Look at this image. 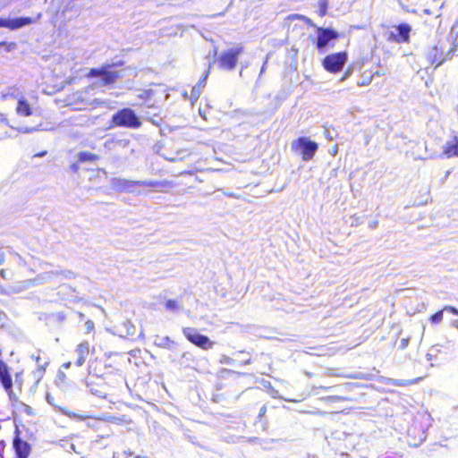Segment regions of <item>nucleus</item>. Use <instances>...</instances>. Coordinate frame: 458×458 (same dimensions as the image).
Here are the masks:
<instances>
[{
    "label": "nucleus",
    "instance_id": "f257e3e1",
    "mask_svg": "<svg viewBox=\"0 0 458 458\" xmlns=\"http://www.w3.org/2000/svg\"><path fill=\"white\" fill-rule=\"evenodd\" d=\"M111 126L138 129L141 126L140 118L134 110L124 107L114 113L111 118Z\"/></svg>",
    "mask_w": 458,
    "mask_h": 458
},
{
    "label": "nucleus",
    "instance_id": "f03ea898",
    "mask_svg": "<svg viewBox=\"0 0 458 458\" xmlns=\"http://www.w3.org/2000/svg\"><path fill=\"white\" fill-rule=\"evenodd\" d=\"M123 64L122 62L118 64H109L101 66L100 68H91L87 73L89 78L100 77V85L107 86L116 82L118 79L122 77V74L118 71H112L116 65Z\"/></svg>",
    "mask_w": 458,
    "mask_h": 458
},
{
    "label": "nucleus",
    "instance_id": "7ed1b4c3",
    "mask_svg": "<svg viewBox=\"0 0 458 458\" xmlns=\"http://www.w3.org/2000/svg\"><path fill=\"white\" fill-rule=\"evenodd\" d=\"M244 53V47L238 45L223 51L218 59V67L225 71H233L236 68L239 57Z\"/></svg>",
    "mask_w": 458,
    "mask_h": 458
},
{
    "label": "nucleus",
    "instance_id": "20e7f679",
    "mask_svg": "<svg viewBox=\"0 0 458 458\" xmlns=\"http://www.w3.org/2000/svg\"><path fill=\"white\" fill-rule=\"evenodd\" d=\"M347 59L346 51L332 53L324 57L322 66L327 72L335 74L342 71Z\"/></svg>",
    "mask_w": 458,
    "mask_h": 458
},
{
    "label": "nucleus",
    "instance_id": "39448f33",
    "mask_svg": "<svg viewBox=\"0 0 458 458\" xmlns=\"http://www.w3.org/2000/svg\"><path fill=\"white\" fill-rule=\"evenodd\" d=\"M387 34V41L397 44H409L411 42V26L407 22L393 25Z\"/></svg>",
    "mask_w": 458,
    "mask_h": 458
},
{
    "label": "nucleus",
    "instance_id": "423d86ee",
    "mask_svg": "<svg viewBox=\"0 0 458 458\" xmlns=\"http://www.w3.org/2000/svg\"><path fill=\"white\" fill-rule=\"evenodd\" d=\"M292 148L294 151H300L302 160L309 161L314 157L318 145L307 138L300 137L292 143Z\"/></svg>",
    "mask_w": 458,
    "mask_h": 458
},
{
    "label": "nucleus",
    "instance_id": "0eeeda50",
    "mask_svg": "<svg viewBox=\"0 0 458 458\" xmlns=\"http://www.w3.org/2000/svg\"><path fill=\"white\" fill-rule=\"evenodd\" d=\"M182 334L191 344L202 350L208 351L214 347V342L207 335L199 334L196 328L184 327L182 328Z\"/></svg>",
    "mask_w": 458,
    "mask_h": 458
},
{
    "label": "nucleus",
    "instance_id": "6e6552de",
    "mask_svg": "<svg viewBox=\"0 0 458 458\" xmlns=\"http://www.w3.org/2000/svg\"><path fill=\"white\" fill-rule=\"evenodd\" d=\"M21 430L18 427H16L13 438L14 458H29L32 449L31 445L28 441L21 438Z\"/></svg>",
    "mask_w": 458,
    "mask_h": 458
},
{
    "label": "nucleus",
    "instance_id": "1a4fd4ad",
    "mask_svg": "<svg viewBox=\"0 0 458 458\" xmlns=\"http://www.w3.org/2000/svg\"><path fill=\"white\" fill-rule=\"evenodd\" d=\"M339 33L333 28L317 27V41L316 47L318 49L325 48L331 40L337 39Z\"/></svg>",
    "mask_w": 458,
    "mask_h": 458
},
{
    "label": "nucleus",
    "instance_id": "9d476101",
    "mask_svg": "<svg viewBox=\"0 0 458 458\" xmlns=\"http://www.w3.org/2000/svg\"><path fill=\"white\" fill-rule=\"evenodd\" d=\"M454 55L455 54H450L449 50L447 51V53H444L441 47L434 46L430 47L427 54V61L430 64L435 65V67H437Z\"/></svg>",
    "mask_w": 458,
    "mask_h": 458
},
{
    "label": "nucleus",
    "instance_id": "9b49d317",
    "mask_svg": "<svg viewBox=\"0 0 458 458\" xmlns=\"http://www.w3.org/2000/svg\"><path fill=\"white\" fill-rule=\"evenodd\" d=\"M35 20L30 17H20L15 19L0 18V28H6L11 30H17L19 28L30 25L33 23Z\"/></svg>",
    "mask_w": 458,
    "mask_h": 458
},
{
    "label": "nucleus",
    "instance_id": "f8f14e48",
    "mask_svg": "<svg viewBox=\"0 0 458 458\" xmlns=\"http://www.w3.org/2000/svg\"><path fill=\"white\" fill-rule=\"evenodd\" d=\"M0 383L8 394L13 392V379L10 369L3 360H0Z\"/></svg>",
    "mask_w": 458,
    "mask_h": 458
},
{
    "label": "nucleus",
    "instance_id": "ddd939ff",
    "mask_svg": "<svg viewBox=\"0 0 458 458\" xmlns=\"http://www.w3.org/2000/svg\"><path fill=\"white\" fill-rule=\"evenodd\" d=\"M93 350L94 348L90 349V345L88 341H83L77 344L75 347V353L77 355L75 365L77 367L82 366L89 357L90 351L93 352Z\"/></svg>",
    "mask_w": 458,
    "mask_h": 458
},
{
    "label": "nucleus",
    "instance_id": "4468645a",
    "mask_svg": "<svg viewBox=\"0 0 458 458\" xmlns=\"http://www.w3.org/2000/svg\"><path fill=\"white\" fill-rule=\"evenodd\" d=\"M141 187L151 188L157 192H168L170 189L174 187V183L171 181H141Z\"/></svg>",
    "mask_w": 458,
    "mask_h": 458
},
{
    "label": "nucleus",
    "instance_id": "2eb2a0df",
    "mask_svg": "<svg viewBox=\"0 0 458 458\" xmlns=\"http://www.w3.org/2000/svg\"><path fill=\"white\" fill-rule=\"evenodd\" d=\"M443 155L447 157L458 156V137L455 135L443 148Z\"/></svg>",
    "mask_w": 458,
    "mask_h": 458
},
{
    "label": "nucleus",
    "instance_id": "dca6fc26",
    "mask_svg": "<svg viewBox=\"0 0 458 458\" xmlns=\"http://www.w3.org/2000/svg\"><path fill=\"white\" fill-rule=\"evenodd\" d=\"M141 181H131V180H126V179H119L115 182V187L117 191L121 192H128L132 190V188L136 186H140Z\"/></svg>",
    "mask_w": 458,
    "mask_h": 458
},
{
    "label": "nucleus",
    "instance_id": "f3484780",
    "mask_svg": "<svg viewBox=\"0 0 458 458\" xmlns=\"http://www.w3.org/2000/svg\"><path fill=\"white\" fill-rule=\"evenodd\" d=\"M451 45L449 47L450 54H458V17L451 28Z\"/></svg>",
    "mask_w": 458,
    "mask_h": 458
},
{
    "label": "nucleus",
    "instance_id": "a211bd4d",
    "mask_svg": "<svg viewBox=\"0 0 458 458\" xmlns=\"http://www.w3.org/2000/svg\"><path fill=\"white\" fill-rule=\"evenodd\" d=\"M16 112L19 115H21V116L31 115L32 109H31L30 103L28 102V100H26L25 98L19 99L17 107H16Z\"/></svg>",
    "mask_w": 458,
    "mask_h": 458
},
{
    "label": "nucleus",
    "instance_id": "6ab92c4d",
    "mask_svg": "<svg viewBox=\"0 0 458 458\" xmlns=\"http://www.w3.org/2000/svg\"><path fill=\"white\" fill-rule=\"evenodd\" d=\"M100 157L98 154L88 152V151H81L78 154V161L80 163L85 162H96L99 160Z\"/></svg>",
    "mask_w": 458,
    "mask_h": 458
},
{
    "label": "nucleus",
    "instance_id": "aec40b11",
    "mask_svg": "<svg viewBox=\"0 0 458 458\" xmlns=\"http://www.w3.org/2000/svg\"><path fill=\"white\" fill-rule=\"evenodd\" d=\"M329 0H319L318 3V13L320 17H324L327 13Z\"/></svg>",
    "mask_w": 458,
    "mask_h": 458
},
{
    "label": "nucleus",
    "instance_id": "412c9836",
    "mask_svg": "<svg viewBox=\"0 0 458 458\" xmlns=\"http://www.w3.org/2000/svg\"><path fill=\"white\" fill-rule=\"evenodd\" d=\"M165 307L168 310L175 311L180 309V303L177 300L170 299L165 301Z\"/></svg>",
    "mask_w": 458,
    "mask_h": 458
},
{
    "label": "nucleus",
    "instance_id": "4be33fe9",
    "mask_svg": "<svg viewBox=\"0 0 458 458\" xmlns=\"http://www.w3.org/2000/svg\"><path fill=\"white\" fill-rule=\"evenodd\" d=\"M288 19L290 20H301L303 21L308 26L310 27H313L314 24L312 22V21L301 14H292V15H289L288 16Z\"/></svg>",
    "mask_w": 458,
    "mask_h": 458
},
{
    "label": "nucleus",
    "instance_id": "5701e85b",
    "mask_svg": "<svg viewBox=\"0 0 458 458\" xmlns=\"http://www.w3.org/2000/svg\"><path fill=\"white\" fill-rule=\"evenodd\" d=\"M445 310H441L434 313L430 316L429 320L432 324H439L443 320V311Z\"/></svg>",
    "mask_w": 458,
    "mask_h": 458
},
{
    "label": "nucleus",
    "instance_id": "b1692460",
    "mask_svg": "<svg viewBox=\"0 0 458 458\" xmlns=\"http://www.w3.org/2000/svg\"><path fill=\"white\" fill-rule=\"evenodd\" d=\"M98 360H91L89 362V368H88L89 375L98 377V374L97 373V365H98Z\"/></svg>",
    "mask_w": 458,
    "mask_h": 458
},
{
    "label": "nucleus",
    "instance_id": "393cba45",
    "mask_svg": "<svg viewBox=\"0 0 458 458\" xmlns=\"http://www.w3.org/2000/svg\"><path fill=\"white\" fill-rule=\"evenodd\" d=\"M67 381V377L64 372L59 371L56 377L57 384H64Z\"/></svg>",
    "mask_w": 458,
    "mask_h": 458
},
{
    "label": "nucleus",
    "instance_id": "a878e982",
    "mask_svg": "<svg viewBox=\"0 0 458 458\" xmlns=\"http://www.w3.org/2000/svg\"><path fill=\"white\" fill-rule=\"evenodd\" d=\"M444 310H445L446 311H448V312H450V313H452V314H454V315L458 316V309H456V308H455V307H454V306H449V305L445 306V307H444Z\"/></svg>",
    "mask_w": 458,
    "mask_h": 458
},
{
    "label": "nucleus",
    "instance_id": "bb28decb",
    "mask_svg": "<svg viewBox=\"0 0 458 458\" xmlns=\"http://www.w3.org/2000/svg\"><path fill=\"white\" fill-rule=\"evenodd\" d=\"M87 330L88 332L93 331L95 327L92 320H87L86 321Z\"/></svg>",
    "mask_w": 458,
    "mask_h": 458
},
{
    "label": "nucleus",
    "instance_id": "cd10ccee",
    "mask_svg": "<svg viewBox=\"0 0 458 458\" xmlns=\"http://www.w3.org/2000/svg\"><path fill=\"white\" fill-rule=\"evenodd\" d=\"M5 260V253L4 251L0 248V265L3 264Z\"/></svg>",
    "mask_w": 458,
    "mask_h": 458
},
{
    "label": "nucleus",
    "instance_id": "c85d7f7f",
    "mask_svg": "<svg viewBox=\"0 0 458 458\" xmlns=\"http://www.w3.org/2000/svg\"><path fill=\"white\" fill-rule=\"evenodd\" d=\"M0 276L4 279H8L7 271L4 268L0 270Z\"/></svg>",
    "mask_w": 458,
    "mask_h": 458
},
{
    "label": "nucleus",
    "instance_id": "c756f323",
    "mask_svg": "<svg viewBox=\"0 0 458 458\" xmlns=\"http://www.w3.org/2000/svg\"><path fill=\"white\" fill-rule=\"evenodd\" d=\"M332 400H335V401H345L347 400L346 398L344 397H342V396H338V395H335V396H332L330 397Z\"/></svg>",
    "mask_w": 458,
    "mask_h": 458
},
{
    "label": "nucleus",
    "instance_id": "7c9ffc66",
    "mask_svg": "<svg viewBox=\"0 0 458 458\" xmlns=\"http://www.w3.org/2000/svg\"><path fill=\"white\" fill-rule=\"evenodd\" d=\"M71 365H72V362H71V361H67V362L64 363V364L62 365V367H63L64 369H69V368L71 367Z\"/></svg>",
    "mask_w": 458,
    "mask_h": 458
},
{
    "label": "nucleus",
    "instance_id": "2f4dec72",
    "mask_svg": "<svg viewBox=\"0 0 458 458\" xmlns=\"http://www.w3.org/2000/svg\"><path fill=\"white\" fill-rule=\"evenodd\" d=\"M267 411V407L263 406L259 411V417L263 416Z\"/></svg>",
    "mask_w": 458,
    "mask_h": 458
},
{
    "label": "nucleus",
    "instance_id": "473e14b6",
    "mask_svg": "<svg viewBox=\"0 0 458 458\" xmlns=\"http://www.w3.org/2000/svg\"><path fill=\"white\" fill-rule=\"evenodd\" d=\"M71 167H72V169L73 171H77V170H78V166H77V165H76V164L72 165V166H71Z\"/></svg>",
    "mask_w": 458,
    "mask_h": 458
},
{
    "label": "nucleus",
    "instance_id": "72a5a7b5",
    "mask_svg": "<svg viewBox=\"0 0 458 458\" xmlns=\"http://www.w3.org/2000/svg\"><path fill=\"white\" fill-rule=\"evenodd\" d=\"M349 73H350L349 72H345V74H344V76L342 78V81H344V79H346V78L348 77Z\"/></svg>",
    "mask_w": 458,
    "mask_h": 458
},
{
    "label": "nucleus",
    "instance_id": "f704fd0d",
    "mask_svg": "<svg viewBox=\"0 0 458 458\" xmlns=\"http://www.w3.org/2000/svg\"><path fill=\"white\" fill-rule=\"evenodd\" d=\"M0 456L3 457V450H0Z\"/></svg>",
    "mask_w": 458,
    "mask_h": 458
},
{
    "label": "nucleus",
    "instance_id": "c9c22d12",
    "mask_svg": "<svg viewBox=\"0 0 458 458\" xmlns=\"http://www.w3.org/2000/svg\"><path fill=\"white\" fill-rule=\"evenodd\" d=\"M5 45V42H0V47Z\"/></svg>",
    "mask_w": 458,
    "mask_h": 458
},
{
    "label": "nucleus",
    "instance_id": "e433bc0d",
    "mask_svg": "<svg viewBox=\"0 0 458 458\" xmlns=\"http://www.w3.org/2000/svg\"><path fill=\"white\" fill-rule=\"evenodd\" d=\"M44 154H45V152H42V153L38 154L37 156H43Z\"/></svg>",
    "mask_w": 458,
    "mask_h": 458
},
{
    "label": "nucleus",
    "instance_id": "4c0bfd02",
    "mask_svg": "<svg viewBox=\"0 0 458 458\" xmlns=\"http://www.w3.org/2000/svg\"><path fill=\"white\" fill-rule=\"evenodd\" d=\"M206 78H207V75H205V77L203 78V82L206 81Z\"/></svg>",
    "mask_w": 458,
    "mask_h": 458
},
{
    "label": "nucleus",
    "instance_id": "58836bf2",
    "mask_svg": "<svg viewBox=\"0 0 458 458\" xmlns=\"http://www.w3.org/2000/svg\"><path fill=\"white\" fill-rule=\"evenodd\" d=\"M456 327L458 328V324L456 325Z\"/></svg>",
    "mask_w": 458,
    "mask_h": 458
}]
</instances>
